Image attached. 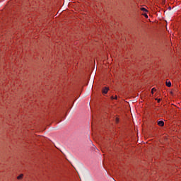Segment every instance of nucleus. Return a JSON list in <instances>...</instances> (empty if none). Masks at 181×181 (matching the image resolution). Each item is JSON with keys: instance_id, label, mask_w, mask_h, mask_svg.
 I'll return each mask as SVG.
<instances>
[{"instance_id": "1", "label": "nucleus", "mask_w": 181, "mask_h": 181, "mask_svg": "<svg viewBox=\"0 0 181 181\" xmlns=\"http://www.w3.org/2000/svg\"><path fill=\"white\" fill-rule=\"evenodd\" d=\"M108 90H110L108 88L105 87V88L102 90L103 94H107V93H108Z\"/></svg>"}, {"instance_id": "2", "label": "nucleus", "mask_w": 181, "mask_h": 181, "mask_svg": "<svg viewBox=\"0 0 181 181\" xmlns=\"http://www.w3.org/2000/svg\"><path fill=\"white\" fill-rule=\"evenodd\" d=\"M158 125L159 126V127H163V125H165V122H163V121H158Z\"/></svg>"}, {"instance_id": "3", "label": "nucleus", "mask_w": 181, "mask_h": 181, "mask_svg": "<svg viewBox=\"0 0 181 181\" xmlns=\"http://www.w3.org/2000/svg\"><path fill=\"white\" fill-rule=\"evenodd\" d=\"M166 86L167 87H172V83L170 81H166Z\"/></svg>"}, {"instance_id": "4", "label": "nucleus", "mask_w": 181, "mask_h": 181, "mask_svg": "<svg viewBox=\"0 0 181 181\" xmlns=\"http://www.w3.org/2000/svg\"><path fill=\"white\" fill-rule=\"evenodd\" d=\"M23 177V174L20 175L18 177H17V179L19 180Z\"/></svg>"}, {"instance_id": "5", "label": "nucleus", "mask_w": 181, "mask_h": 181, "mask_svg": "<svg viewBox=\"0 0 181 181\" xmlns=\"http://www.w3.org/2000/svg\"><path fill=\"white\" fill-rule=\"evenodd\" d=\"M141 11H143L144 12H146V8L142 7L141 8Z\"/></svg>"}, {"instance_id": "6", "label": "nucleus", "mask_w": 181, "mask_h": 181, "mask_svg": "<svg viewBox=\"0 0 181 181\" xmlns=\"http://www.w3.org/2000/svg\"><path fill=\"white\" fill-rule=\"evenodd\" d=\"M153 91H156V89H155V88H153L152 90H151L152 94H153Z\"/></svg>"}, {"instance_id": "7", "label": "nucleus", "mask_w": 181, "mask_h": 181, "mask_svg": "<svg viewBox=\"0 0 181 181\" xmlns=\"http://www.w3.org/2000/svg\"><path fill=\"white\" fill-rule=\"evenodd\" d=\"M158 103H160V99H158Z\"/></svg>"}, {"instance_id": "8", "label": "nucleus", "mask_w": 181, "mask_h": 181, "mask_svg": "<svg viewBox=\"0 0 181 181\" xmlns=\"http://www.w3.org/2000/svg\"><path fill=\"white\" fill-rule=\"evenodd\" d=\"M117 98H118V97L115 96V100H117Z\"/></svg>"}, {"instance_id": "9", "label": "nucleus", "mask_w": 181, "mask_h": 181, "mask_svg": "<svg viewBox=\"0 0 181 181\" xmlns=\"http://www.w3.org/2000/svg\"><path fill=\"white\" fill-rule=\"evenodd\" d=\"M111 98H112V100H114V96H112Z\"/></svg>"}, {"instance_id": "10", "label": "nucleus", "mask_w": 181, "mask_h": 181, "mask_svg": "<svg viewBox=\"0 0 181 181\" xmlns=\"http://www.w3.org/2000/svg\"><path fill=\"white\" fill-rule=\"evenodd\" d=\"M117 122H118V119H116Z\"/></svg>"}]
</instances>
